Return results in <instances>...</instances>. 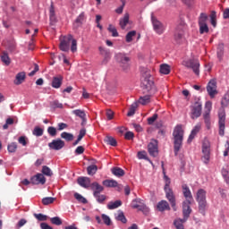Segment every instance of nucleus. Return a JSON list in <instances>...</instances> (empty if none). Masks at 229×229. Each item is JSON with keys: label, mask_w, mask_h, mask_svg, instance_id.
<instances>
[{"label": "nucleus", "mask_w": 229, "mask_h": 229, "mask_svg": "<svg viewBox=\"0 0 229 229\" xmlns=\"http://www.w3.org/2000/svg\"><path fill=\"white\" fill-rule=\"evenodd\" d=\"M160 72L161 74H169V72H171V67L169 64H161Z\"/></svg>", "instance_id": "e433bc0d"}, {"label": "nucleus", "mask_w": 229, "mask_h": 229, "mask_svg": "<svg viewBox=\"0 0 229 229\" xmlns=\"http://www.w3.org/2000/svg\"><path fill=\"white\" fill-rule=\"evenodd\" d=\"M74 198L79 201V203H83V205H87L88 200L85 197H82L80 193H74Z\"/></svg>", "instance_id": "4c0bfd02"}, {"label": "nucleus", "mask_w": 229, "mask_h": 229, "mask_svg": "<svg viewBox=\"0 0 229 229\" xmlns=\"http://www.w3.org/2000/svg\"><path fill=\"white\" fill-rule=\"evenodd\" d=\"M116 62L119 64L123 71H128L130 69L131 58L126 54L118 53L115 55Z\"/></svg>", "instance_id": "0eeeda50"}, {"label": "nucleus", "mask_w": 229, "mask_h": 229, "mask_svg": "<svg viewBox=\"0 0 229 229\" xmlns=\"http://www.w3.org/2000/svg\"><path fill=\"white\" fill-rule=\"evenodd\" d=\"M112 174L114 175V176H117L118 178H121V176H124V170H123V168H120V167H114L112 168Z\"/></svg>", "instance_id": "7c9ffc66"}, {"label": "nucleus", "mask_w": 229, "mask_h": 229, "mask_svg": "<svg viewBox=\"0 0 229 229\" xmlns=\"http://www.w3.org/2000/svg\"><path fill=\"white\" fill-rule=\"evenodd\" d=\"M30 180L33 185H38V184L44 185V183H46V177L42 174H36Z\"/></svg>", "instance_id": "f3484780"}, {"label": "nucleus", "mask_w": 229, "mask_h": 229, "mask_svg": "<svg viewBox=\"0 0 229 229\" xmlns=\"http://www.w3.org/2000/svg\"><path fill=\"white\" fill-rule=\"evenodd\" d=\"M150 102H151V96L149 95H145L143 97H140L139 99V103L140 105H148Z\"/></svg>", "instance_id": "72a5a7b5"}, {"label": "nucleus", "mask_w": 229, "mask_h": 229, "mask_svg": "<svg viewBox=\"0 0 229 229\" xmlns=\"http://www.w3.org/2000/svg\"><path fill=\"white\" fill-rule=\"evenodd\" d=\"M106 115L109 121H112V119H114V111L107 109Z\"/></svg>", "instance_id": "e2e57ef3"}, {"label": "nucleus", "mask_w": 229, "mask_h": 229, "mask_svg": "<svg viewBox=\"0 0 229 229\" xmlns=\"http://www.w3.org/2000/svg\"><path fill=\"white\" fill-rule=\"evenodd\" d=\"M135 35H137V31H135V30H131V31L128 32L125 37L126 42H131V40H133V37H135Z\"/></svg>", "instance_id": "de8ad7c7"}, {"label": "nucleus", "mask_w": 229, "mask_h": 229, "mask_svg": "<svg viewBox=\"0 0 229 229\" xmlns=\"http://www.w3.org/2000/svg\"><path fill=\"white\" fill-rule=\"evenodd\" d=\"M116 221H121V223H123V225H126L128 223V219H126V216H124V212L119 210L117 215L115 216Z\"/></svg>", "instance_id": "c756f323"}, {"label": "nucleus", "mask_w": 229, "mask_h": 229, "mask_svg": "<svg viewBox=\"0 0 229 229\" xmlns=\"http://www.w3.org/2000/svg\"><path fill=\"white\" fill-rule=\"evenodd\" d=\"M68 126H69V125H67V123H59L57 124V130H58L59 131H62V130L67 129Z\"/></svg>", "instance_id": "680f3d73"}, {"label": "nucleus", "mask_w": 229, "mask_h": 229, "mask_svg": "<svg viewBox=\"0 0 229 229\" xmlns=\"http://www.w3.org/2000/svg\"><path fill=\"white\" fill-rule=\"evenodd\" d=\"M165 172H164V174ZM164 180H165V187L164 191L165 192V198L168 199L173 210L176 212V197L174 196V192L173 191V189H171V179L167 175H164Z\"/></svg>", "instance_id": "f03ea898"}, {"label": "nucleus", "mask_w": 229, "mask_h": 229, "mask_svg": "<svg viewBox=\"0 0 229 229\" xmlns=\"http://www.w3.org/2000/svg\"><path fill=\"white\" fill-rule=\"evenodd\" d=\"M135 110H137V104H132L131 107L129 108V112L127 113L128 117H131L132 115H135Z\"/></svg>", "instance_id": "8fccbe9b"}, {"label": "nucleus", "mask_w": 229, "mask_h": 229, "mask_svg": "<svg viewBox=\"0 0 229 229\" xmlns=\"http://www.w3.org/2000/svg\"><path fill=\"white\" fill-rule=\"evenodd\" d=\"M1 61L3 62V64H4V65H10V64H12V60L10 59V56H8V53L4 52L1 55Z\"/></svg>", "instance_id": "2f4dec72"}, {"label": "nucleus", "mask_w": 229, "mask_h": 229, "mask_svg": "<svg viewBox=\"0 0 229 229\" xmlns=\"http://www.w3.org/2000/svg\"><path fill=\"white\" fill-rule=\"evenodd\" d=\"M207 21H208V15L201 13L199 17V25L207 24Z\"/></svg>", "instance_id": "f704fd0d"}, {"label": "nucleus", "mask_w": 229, "mask_h": 229, "mask_svg": "<svg viewBox=\"0 0 229 229\" xmlns=\"http://www.w3.org/2000/svg\"><path fill=\"white\" fill-rule=\"evenodd\" d=\"M103 185L105 187H108V188H114V187H118L119 186V183L117 182V181L115 180H105L103 181Z\"/></svg>", "instance_id": "cd10ccee"}, {"label": "nucleus", "mask_w": 229, "mask_h": 229, "mask_svg": "<svg viewBox=\"0 0 229 229\" xmlns=\"http://www.w3.org/2000/svg\"><path fill=\"white\" fill-rule=\"evenodd\" d=\"M192 204V201L190 200H184L182 202V214L184 220L189 219L191 216V212H192V209L191 208V205Z\"/></svg>", "instance_id": "2eb2a0df"}, {"label": "nucleus", "mask_w": 229, "mask_h": 229, "mask_svg": "<svg viewBox=\"0 0 229 229\" xmlns=\"http://www.w3.org/2000/svg\"><path fill=\"white\" fill-rule=\"evenodd\" d=\"M33 135H35L36 137H42V135H44V129L36 126L32 131Z\"/></svg>", "instance_id": "ea45409f"}, {"label": "nucleus", "mask_w": 229, "mask_h": 229, "mask_svg": "<svg viewBox=\"0 0 229 229\" xmlns=\"http://www.w3.org/2000/svg\"><path fill=\"white\" fill-rule=\"evenodd\" d=\"M202 162L208 164L210 162V141L208 139H204L202 142Z\"/></svg>", "instance_id": "6e6552de"}, {"label": "nucleus", "mask_w": 229, "mask_h": 229, "mask_svg": "<svg viewBox=\"0 0 229 229\" xmlns=\"http://www.w3.org/2000/svg\"><path fill=\"white\" fill-rule=\"evenodd\" d=\"M48 148L54 149V151H60V149L65 148V141L60 139L53 140L52 142L48 143Z\"/></svg>", "instance_id": "f8f14e48"}, {"label": "nucleus", "mask_w": 229, "mask_h": 229, "mask_svg": "<svg viewBox=\"0 0 229 229\" xmlns=\"http://www.w3.org/2000/svg\"><path fill=\"white\" fill-rule=\"evenodd\" d=\"M123 201L121 200H115V201H110L107 204L108 210H115V208H119V207H122Z\"/></svg>", "instance_id": "bb28decb"}, {"label": "nucleus", "mask_w": 229, "mask_h": 229, "mask_svg": "<svg viewBox=\"0 0 229 229\" xmlns=\"http://www.w3.org/2000/svg\"><path fill=\"white\" fill-rule=\"evenodd\" d=\"M42 174H45V176H51L53 174V171H51V168L47 165H44L42 167Z\"/></svg>", "instance_id": "49530a36"}, {"label": "nucleus", "mask_w": 229, "mask_h": 229, "mask_svg": "<svg viewBox=\"0 0 229 229\" xmlns=\"http://www.w3.org/2000/svg\"><path fill=\"white\" fill-rule=\"evenodd\" d=\"M106 142H107V144H109V146H113L114 148H115V146H117V140H115V139L112 136H107L106 139Z\"/></svg>", "instance_id": "37998d69"}, {"label": "nucleus", "mask_w": 229, "mask_h": 229, "mask_svg": "<svg viewBox=\"0 0 229 229\" xmlns=\"http://www.w3.org/2000/svg\"><path fill=\"white\" fill-rule=\"evenodd\" d=\"M47 133L50 137H56V128L53 126L48 127Z\"/></svg>", "instance_id": "864d4df0"}, {"label": "nucleus", "mask_w": 229, "mask_h": 229, "mask_svg": "<svg viewBox=\"0 0 229 229\" xmlns=\"http://www.w3.org/2000/svg\"><path fill=\"white\" fill-rule=\"evenodd\" d=\"M72 42L71 46V51L72 53H76L78 51V41L72 38V35L69 34L67 36L63 37L61 39L59 47L61 51H64V53H67L70 49V44Z\"/></svg>", "instance_id": "7ed1b4c3"}, {"label": "nucleus", "mask_w": 229, "mask_h": 229, "mask_svg": "<svg viewBox=\"0 0 229 229\" xmlns=\"http://www.w3.org/2000/svg\"><path fill=\"white\" fill-rule=\"evenodd\" d=\"M203 119L207 129L210 130V113H204Z\"/></svg>", "instance_id": "c9c22d12"}, {"label": "nucleus", "mask_w": 229, "mask_h": 229, "mask_svg": "<svg viewBox=\"0 0 229 229\" xmlns=\"http://www.w3.org/2000/svg\"><path fill=\"white\" fill-rule=\"evenodd\" d=\"M34 217H36L38 219V221H47V219H49V217L42 213L39 214H34Z\"/></svg>", "instance_id": "09e8293b"}, {"label": "nucleus", "mask_w": 229, "mask_h": 229, "mask_svg": "<svg viewBox=\"0 0 229 229\" xmlns=\"http://www.w3.org/2000/svg\"><path fill=\"white\" fill-rule=\"evenodd\" d=\"M183 65L188 69H192L196 76H199V61L198 59H188L183 62Z\"/></svg>", "instance_id": "9d476101"}, {"label": "nucleus", "mask_w": 229, "mask_h": 229, "mask_svg": "<svg viewBox=\"0 0 229 229\" xmlns=\"http://www.w3.org/2000/svg\"><path fill=\"white\" fill-rule=\"evenodd\" d=\"M217 86L216 85V81H210L208 83L207 90L210 98H215L216 94H217Z\"/></svg>", "instance_id": "dca6fc26"}, {"label": "nucleus", "mask_w": 229, "mask_h": 229, "mask_svg": "<svg viewBox=\"0 0 229 229\" xmlns=\"http://www.w3.org/2000/svg\"><path fill=\"white\" fill-rule=\"evenodd\" d=\"M107 30L109 33H112V37H119V32H117V29L114 25L109 24Z\"/></svg>", "instance_id": "79ce46f5"}, {"label": "nucleus", "mask_w": 229, "mask_h": 229, "mask_svg": "<svg viewBox=\"0 0 229 229\" xmlns=\"http://www.w3.org/2000/svg\"><path fill=\"white\" fill-rule=\"evenodd\" d=\"M87 172L89 176H94L98 173V165H91L87 167Z\"/></svg>", "instance_id": "473e14b6"}, {"label": "nucleus", "mask_w": 229, "mask_h": 229, "mask_svg": "<svg viewBox=\"0 0 229 229\" xmlns=\"http://www.w3.org/2000/svg\"><path fill=\"white\" fill-rule=\"evenodd\" d=\"M199 130H201V123H197L194 128L191 130V132L188 138V142L191 143L192 140H194V138L198 133H199Z\"/></svg>", "instance_id": "aec40b11"}, {"label": "nucleus", "mask_w": 229, "mask_h": 229, "mask_svg": "<svg viewBox=\"0 0 229 229\" xmlns=\"http://www.w3.org/2000/svg\"><path fill=\"white\" fill-rule=\"evenodd\" d=\"M223 18L224 19H229V8H226V9L224 10Z\"/></svg>", "instance_id": "774afa93"}, {"label": "nucleus", "mask_w": 229, "mask_h": 229, "mask_svg": "<svg viewBox=\"0 0 229 229\" xmlns=\"http://www.w3.org/2000/svg\"><path fill=\"white\" fill-rule=\"evenodd\" d=\"M102 219H103L105 225H106L107 226H110V225H112V220L110 219V216L103 214Z\"/></svg>", "instance_id": "6e6d98bb"}, {"label": "nucleus", "mask_w": 229, "mask_h": 229, "mask_svg": "<svg viewBox=\"0 0 229 229\" xmlns=\"http://www.w3.org/2000/svg\"><path fill=\"white\" fill-rule=\"evenodd\" d=\"M137 156L140 160H148V154L144 150L138 152Z\"/></svg>", "instance_id": "5fc2aeb1"}, {"label": "nucleus", "mask_w": 229, "mask_h": 229, "mask_svg": "<svg viewBox=\"0 0 229 229\" xmlns=\"http://www.w3.org/2000/svg\"><path fill=\"white\" fill-rule=\"evenodd\" d=\"M94 198H96V199H97V201H98V203H103V201H105V200L106 199V196H105V195H100V194H98V195H97V196H94Z\"/></svg>", "instance_id": "bf43d9fd"}, {"label": "nucleus", "mask_w": 229, "mask_h": 229, "mask_svg": "<svg viewBox=\"0 0 229 229\" xmlns=\"http://www.w3.org/2000/svg\"><path fill=\"white\" fill-rule=\"evenodd\" d=\"M55 198L53 197H46L42 199L43 205H51L52 203H55Z\"/></svg>", "instance_id": "a18cd8bd"}, {"label": "nucleus", "mask_w": 229, "mask_h": 229, "mask_svg": "<svg viewBox=\"0 0 229 229\" xmlns=\"http://www.w3.org/2000/svg\"><path fill=\"white\" fill-rule=\"evenodd\" d=\"M7 149L9 151V153H15V151H17V143L13 142L11 144L8 145Z\"/></svg>", "instance_id": "603ef678"}, {"label": "nucleus", "mask_w": 229, "mask_h": 229, "mask_svg": "<svg viewBox=\"0 0 229 229\" xmlns=\"http://www.w3.org/2000/svg\"><path fill=\"white\" fill-rule=\"evenodd\" d=\"M91 189L93 191V196H98V194H101L103 191H105V188H103V186H101L98 182H93L91 184Z\"/></svg>", "instance_id": "b1692460"}, {"label": "nucleus", "mask_w": 229, "mask_h": 229, "mask_svg": "<svg viewBox=\"0 0 229 229\" xmlns=\"http://www.w3.org/2000/svg\"><path fill=\"white\" fill-rule=\"evenodd\" d=\"M184 27L183 25H178L175 29L174 38L176 42V44H182V40H183V31Z\"/></svg>", "instance_id": "4468645a"}, {"label": "nucleus", "mask_w": 229, "mask_h": 229, "mask_svg": "<svg viewBox=\"0 0 229 229\" xmlns=\"http://www.w3.org/2000/svg\"><path fill=\"white\" fill-rule=\"evenodd\" d=\"M61 139H64L66 142H71L74 140V135L71 132L64 131L61 133Z\"/></svg>", "instance_id": "c85d7f7f"}, {"label": "nucleus", "mask_w": 229, "mask_h": 229, "mask_svg": "<svg viewBox=\"0 0 229 229\" xmlns=\"http://www.w3.org/2000/svg\"><path fill=\"white\" fill-rule=\"evenodd\" d=\"M128 22H130V14L125 13L123 18L120 19V28L122 30H126V26H128Z\"/></svg>", "instance_id": "a878e982"}, {"label": "nucleus", "mask_w": 229, "mask_h": 229, "mask_svg": "<svg viewBox=\"0 0 229 229\" xmlns=\"http://www.w3.org/2000/svg\"><path fill=\"white\" fill-rule=\"evenodd\" d=\"M196 201L199 204V212L205 216L207 210V191L203 189H199L196 194Z\"/></svg>", "instance_id": "423d86ee"}, {"label": "nucleus", "mask_w": 229, "mask_h": 229, "mask_svg": "<svg viewBox=\"0 0 229 229\" xmlns=\"http://www.w3.org/2000/svg\"><path fill=\"white\" fill-rule=\"evenodd\" d=\"M185 221H187V220H185V218L184 219H178V220H175L174 222V225L176 229H184L183 228V223H185Z\"/></svg>", "instance_id": "a19ab883"}, {"label": "nucleus", "mask_w": 229, "mask_h": 229, "mask_svg": "<svg viewBox=\"0 0 229 229\" xmlns=\"http://www.w3.org/2000/svg\"><path fill=\"white\" fill-rule=\"evenodd\" d=\"M199 33L200 35H203L204 33H208L209 30H208V25L206 24H202V25H199Z\"/></svg>", "instance_id": "3c124183"}, {"label": "nucleus", "mask_w": 229, "mask_h": 229, "mask_svg": "<svg viewBox=\"0 0 229 229\" xmlns=\"http://www.w3.org/2000/svg\"><path fill=\"white\" fill-rule=\"evenodd\" d=\"M26 80V72H21L16 74V79L14 81V85H21V83Z\"/></svg>", "instance_id": "393cba45"}, {"label": "nucleus", "mask_w": 229, "mask_h": 229, "mask_svg": "<svg viewBox=\"0 0 229 229\" xmlns=\"http://www.w3.org/2000/svg\"><path fill=\"white\" fill-rule=\"evenodd\" d=\"M212 112V103L210 101H207L205 104V112L207 114H210Z\"/></svg>", "instance_id": "4d7b16f0"}, {"label": "nucleus", "mask_w": 229, "mask_h": 229, "mask_svg": "<svg viewBox=\"0 0 229 229\" xmlns=\"http://www.w3.org/2000/svg\"><path fill=\"white\" fill-rule=\"evenodd\" d=\"M158 119V114H154L151 117L148 118V124H153Z\"/></svg>", "instance_id": "13d9d810"}, {"label": "nucleus", "mask_w": 229, "mask_h": 229, "mask_svg": "<svg viewBox=\"0 0 229 229\" xmlns=\"http://www.w3.org/2000/svg\"><path fill=\"white\" fill-rule=\"evenodd\" d=\"M203 110V104L199 101L194 103L191 106V119H198V117H201V112Z\"/></svg>", "instance_id": "9b49d317"}, {"label": "nucleus", "mask_w": 229, "mask_h": 229, "mask_svg": "<svg viewBox=\"0 0 229 229\" xmlns=\"http://www.w3.org/2000/svg\"><path fill=\"white\" fill-rule=\"evenodd\" d=\"M148 151L150 157L158 156V141L157 140H151L148 145Z\"/></svg>", "instance_id": "ddd939ff"}, {"label": "nucleus", "mask_w": 229, "mask_h": 229, "mask_svg": "<svg viewBox=\"0 0 229 229\" xmlns=\"http://www.w3.org/2000/svg\"><path fill=\"white\" fill-rule=\"evenodd\" d=\"M40 228L41 229H53V227H51V225H47V223H41Z\"/></svg>", "instance_id": "338daca9"}, {"label": "nucleus", "mask_w": 229, "mask_h": 229, "mask_svg": "<svg viewBox=\"0 0 229 229\" xmlns=\"http://www.w3.org/2000/svg\"><path fill=\"white\" fill-rule=\"evenodd\" d=\"M62 83H64V76L56 75L52 79V87L53 89H60L62 87Z\"/></svg>", "instance_id": "a211bd4d"}, {"label": "nucleus", "mask_w": 229, "mask_h": 229, "mask_svg": "<svg viewBox=\"0 0 229 229\" xmlns=\"http://www.w3.org/2000/svg\"><path fill=\"white\" fill-rule=\"evenodd\" d=\"M49 19H50V25L55 26L56 24V14L55 13V5L53 2L51 3L50 9H49Z\"/></svg>", "instance_id": "4be33fe9"}, {"label": "nucleus", "mask_w": 229, "mask_h": 229, "mask_svg": "<svg viewBox=\"0 0 229 229\" xmlns=\"http://www.w3.org/2000/svg\"><path fill=\"white\" fill-rule=\"evenodd\" d=\"M141 87L144 90H147V92H149V94H156L157 92V87H155V82H153V78H151V73H149V72L148 71L142 73Z\"/></svg>", "instance_id": "39448f33"}, {"label": "nucleus", "mask_w": 229, "mask_h": 229, "mask_svg": "<svg viewBox=\"0 0 229 229\" xmlns=\"http://www.w3.org/2000/svg\"><path fill=\"white\" fill-rule=\"evenodd\" d=\"M229 105V91L224 96L221 101L222 108L218 112V124H219V135L223 137L225 135V123L226 121V113H225V108Z\"/></svg>", "instance_id": "f257e3e1"}, {"label": "nucleus", "mask_w": 229, "mask_h": 229, "mask_svg": "<svg viewBox=\"0 0 229 229\" xmlns=\"http://www.w3.org/2000/svg\"><path fill=\"white\" fill-rule=\"evenodd\" d=\"M157 210L159 212H165V210H171V207L169 206V202L166 200H161L157 203Z\"/></svg>", "instance_id": "5701e85b"}, {"label": "nucleus", "mask_w": 229, "mask_h": 229, "mask_svg": "<svg viewBox=\"0 0 229 229\" xmlns=\"http://www.w3.org/2000/svg\"><path fill=\"white\" fill-rule=\"evenodd\" d=\"M77 182L81 187H83L84 189H89V187H91L90 179L89 177H79L77 179Z\"/></svg>", "instance_id": "412c9836"}, {"label": "nucleus", "mask_w": 229, "mask_h": 229, "mask_svg": "<svg viewBox=\"0 0 229 229\" xmlns=\"http://www.w3.org/2000/svg\"><path fill=\"white\" fill-rule=\"evenodd\" d=\"M173 136L174 155L177 157L180 149H182V145L183 144V129L182 128V125L175 126Z\"/></svg>", "instance_id": "20e7f679"}, {"label": "nucleus", "mask_w": 229, "mask_h": 229, "mask_svg": "<svg viewBox=\"0 0 229 229\" xmlns=\"http://www.w3.org/2000/svg\"><path fill=\"white\" fill-rule=\"evenodd\" d=\"M140 203V199H135L132 200V208H139Z\"/></svg>", "instance_id": "0e129e2a"}, {"label": "nucleus", "mask_w": 229, "mask_h": 229, "mask_svg": "<svg viewBox=\"0 0 229 229\" xmlns=\"http://www.w3.org/2000/svg\"><path fill=\"white\" fill-rule=\"evenodd\" d=\"M50 222L52 223V225H55V226H60L62 225V218H60V216H55L50 218Z\"/></svg>", "instance_id": "c03bdc74"}, {"label": "nucleus", "mask_w": 229, "mask_h": 229, "mask_svg": "<svg viewBox=\"0 0 229 229\" xmlns=\"http://www.w3.org/2000/svg\"><path fill=\"white\" fill-rule=\"evenodd\" d=\"M72 114L76 115L77 117H80V119H82L84 117H87V114H85V111L81 109H76L72 111Z\"/></svg>", "instance_id": "58836bf2"}, {"label": "nucleus", "mask_w": 229, "mask_h": 229, "mask_svg": "<svg viewBox=\"0 0 229 229\" xmlns=\"http://www.w3.org/2000/svg\"><path fill=\"white\" fill-rule=\"evenodd\" d=\"M151 22L154 31L157 35H164L165 31V25H164L162 21H158V19H157V17H155V14L153 13L151 14Z\"/></svg>", "instance_id": "1a4fd4ad"}, {"label": "nucleus", "mask_w": 229, "mask_h": 229, "mask_svg": "<svg viewBox=\"0 0 229 229\" xmlns=\"http://www.w3.org/2000/svg\"><path fill=\"white\" fill-rule=\"evenodd\" d=\"M182 194L186 199L185 201H192V192H191V189L189 188V186L187 184H182Z\"/></svg>", "instance_id": "6ab92c4d"}, {"label": "nucleus", "mask_w": 229, "mask_h": 229, "mask_svg": "<svg viewBox=\"0 0 229 229\" xmlns=\"http://www.w3.org/2000/svg\"><path fill=\"white\" fill-rule=\"evenodd\" d=\"M85 135H87V130H85V128L81 129L79 135H78L79 140H81V139H83V137H85Z\"/></svg>", "instance_id": "052dcab7"}, {"label": "nucleus", "mask_w": 229, "mask_h": 229, "mask_svg": "<svg viewBox=\"0 0 229 229\" xmlns=\"http://www.w3.org/2000/svg\"><path fill=\"white\" fill-rule=\"evenodd\" d=\"M124 137H125L126 140H131V139H133V137H134V134L131 131H127L125 133Z\"/></svg>", "instance_id": "69168bd1"}]
</instances>
